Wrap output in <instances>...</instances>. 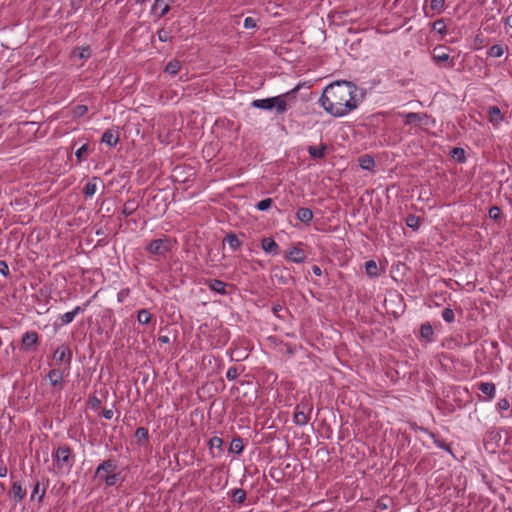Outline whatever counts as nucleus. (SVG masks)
I'll list each match as a JSON object with an SVG mask.
<instances>
[{
	"label": "nucleus",
	"mask_w": 512,
	"mask_h": 512,
	"mask_svg": "<svg viewBox=\"0 0 512 512\" xmlns=\"http://www.w3.org/2000/svg\"><path fill=\"white\" fill-rule=\"evenodd\" d=\"M298 88H294L291 91L265 99H255L251 102V106L257 109H263V110H275L277 114H284L287 109L288 105L286 102V98H288L291 95H294Z\"/></svg>",
	"instance_id": "nucleus-2"
},
{
	"label": "nucleus",
	"mask_w": 512,
	"mask_h": 512,
	"mask_svg": "<svg viewBox=\"0 0 512 512\" xmlns=\"http://www.w3.org/2000/svg\"><path fill=\"white\" fill-rule=\"evenodd\" d=\"M12 492L15 502L17 503L21 502L27 494L26 488H23L19 482H13Z\"/></svg>",
	"instance_id": "nucleus-23"
},
{
	"label": "nucleus",
	"mask_w": 512,
	"mask_h": 512,
	"mask_svg": "<svg viewBox=\"0 0 512 512\" xmlns=\"http://www.w3.org/2000/svg\"><path fill=\"white\" fill-rule=\"evenodd\" d=\"M239 375L238 368L236 366H231L226 372V378L229 381L235 380Z\"/></svg>",
	"instance_id": "nucleus-46"
},
{
	"label": "nucleus",
	"mask_w": 512,
	"mask_h": 512,
	"mask_svg": "<svg viewBox=\"0 0 512 512\" xmlns=\"http://www.w3.org/2000/svg\"><path fill=\"white\" fill-rule=\"evenodd\" d=\"M359 166L364 169L371 171L375 166L374 158L370 155H362L359 157Z\"/></svg>",
	"instance_id": "nucleus-27"
},
{
	"label": "nucleus",
	"mask_w": 512,
	"mask_h": 512,
	"mask_svg": "<svg viewBox=\"0 0 512 512\" xmlns=\"http://www.w3.org/2000/svg\"><path fill=\"white\" fill-rule=\"evenodd\" d=\"M205 285H207L212 292H215L217 294L225 295L227 293L226 292L227 284L225 282H223L222 280L207 279V280H205Z\"/></svg>",
	"instance_id": "nucleus-12"
},
{
	"label": "nucleus",
	"mask_w": 512,
	"mask_h": 512,
	"mask_svg": "<svg viewBox=\"0 0 512 512\" xmlns=\"http://www.w3.org/2000/svg\"><path fill=\"white\" fill-rule=\"evenodd\" d=\"M361 103L358 87L350 81H335L325 87L319 99L320 106L333 117H343Z\"/></svg>",
	"instance_id": "nucleus-1"
},
{
	"label": "nucleus",
	"mask_w": 512,
	"mask_h": 512,
	"mask_svg": "<svg viewBox=\"0 0 512 512\" xmlns=\"http://www.w3.org/2000/svg\"><path fill=\"white\" fill-rule=\"evenodd\" d=\"M171 247L172 241L167 237H163L151 241L146 246V250L157 256H165L171 250Z\"/></svg>",
	"instance_id": "nucleus-4"
},
{
	"label": "nucleus",
	"mask_w": 512,
	"mask_h": 512,
	"mask_svg": "<svg viewBox=\"0 0 512 512\" xmlns=\"http://www.w3.org/2000/svg\"><path fill=\"white\" fill-rule=\"evenodd\" d=\"M430 8L438 14L442 13L445 8V0H430Z\"/></svg>",
	"instance_id": "nucleus-39"
},
{
	"label": "nucleus",
	"mask_w": 512,
	"mask_h": 512,
	"mask_svg": "<svg viewBox=\"0 0 512 512\" xmlns=\"http://www.w3.org/2000/svg\"><path fill=\"white\" fill-rule=\"evenodd\" d=\"M47 378L52 386L61 385L64 378V371L57 368L51 369L47 374Z\"/></svg>",
	"instance_id": "nucleus-15"
},
{
	"label": "nucleus",
	"mask_w": 512,
	"mask_h": 512,
	"mask_svg": "<svg viewBox=\"0 0 512 512\" xmlns=\"http://www.w3.org/2000/svg\"><path fill=\"white\" fill-rule=\"evenodd\" d=\"M135 209H136V206H135L134 202L127 201L123 206L122 214L125 217H128L134 213Z\"/></svg>",
	"instance_id": "nucleus-42"
},
{
	"label": "nucleus",
	"mask_w": 512,
	"mask_h": 512,
	"mask_svg": "<svg viewBox=\"0 0 512 512\" xmlns=\"http://www.w3.org/2000/svg\"><path fill=\"white\" fill-rule=\"evenodd\" d=\"M473 43H474L475 49L479 50V49H482L486 45V39L481 33H479V34L475 35V37L473 39Z\"/></svg>",
	"instance_id": "nucleus-43"
},
{
	"label": "nucleus",
	"mask_w": 512,
	"mask_h": 512,
	"mask_svg": "<svg viewBox=\"0 0 512 512\" xmlns=\"http://www.w3.org/2000/svg\"><path fill=\"white\" fill-rule=\"evenodd\" d=\"M52 457L59 471H69L75 463V456L67 445L59 446Z\"/></svg>",
	"instance_id": "nucleus-3"
},
{
	"label": "nucleus",
	"mask_w": 512,
	"mask_h": 512,
	"mask_svg": "<svg viewBox=\"0 0 512 512\" xmlns=\"http://www.w3.org/2000/svg\"><path fill=\"white\" fill-rule=\"evenodd\" d=\"M225 241L228 243V245L233 251L238 250L241 246V241L235 234H228L225 238Z\"/></svg>",
	"instance_id": "nucleus-32"
},
{
	"label": "nucleus",
	"mask_w": 512,
	"mask_h": 512,
	"mask_svg": "<svg viewBox=\"0 0 512 512\" xmlns=\"http://www.w3.org/2000/svg\"><path fill=\"white\" fill-rule=\"evenodd\" d=\"M89 404L91 405V407L93 409H97V408L100 407L101 401H100V399L98 397L93 395V396H90V398H89Z\"/></svg>",
	"instance_id": "nucleus-53"
},
{
	"label": "nucleus",
	"mask_w": 512,
	"mask_h": 512,
	"mask_svg": "<svg viewBox=\"0 0 512 512\" xmlns=\"http://www.w3.org/2000/svg\"><path fill=\"white\" fill-rule=\"evenodd\" d=\"M180 70V62L177 60L170 61L165 68V71L174 75Z\"/></svg>",
	"instance_id": "nucleus-40"
},
{
	"label": "nucleus",
	"mask_w": 512,
	"mask_h": 512,
	"mask_svg": "<svg viewBox=\"0 0 512 512\" xmlns=\"http://www.w3.org/2000/svg\"><path fill=\"white\" fill-rule=\"evenodd\" d=\"M432 28L434 31H436L437 33H439L441 35H445L446 31H447L446 23H445L444 19H442V18L434 21L432 24Z\"/></svg>",
	"instance_id": "nucleus-33"
},
{
	"label": "nucleus",
	"mask_w": 512,
	"mask_h": 512,
	"mask_svg": "<svg viewBox=\"0 0 512 512\" xmlns=\"http://www.w3.org/2000/svg\"><path fill=\"white\" fill-rule=\"evenodd\" d=\"M489 122L494 126L498 127L500 122L503 120L500 109L497 106H490L488 108Z\"/></svg>",
	"instance_id": "nucleus-13"
},
{
	"label": "nucleus",
	"mask_w": 512,
	"mask_h": 512,
	"mask_svg": "<svg viewBox=\"0 0 512 512\" xmlns=\"http://www.w3.org/2000/svg\"><path fill=\"white\" fill-rule=\"evenodd\" d=\"M7 472V467L5 465H0V477H6Z\"/></svg>",
	"instance_id": "nucleus-61"
},
{
	"label": "nucleus",
	"mask_w": 512,
	"mask_h": 512,
	"mask_svg": "<svg viewBox=\"0 0 512 512\" xmlns=\"http://www.w3.org/2000/svg\"><path fill=\"white\" fill-rule=\"evenodd\" d=\"M309 419V414L304 410H299V406H297L293 416V422L298 426H305L309 422Z\"/></svg>",
	"instance_id": "nucleus-19"
},
{
	"label": "nucleus",
	"mask_w": 512,
	"mask_h": 512,
	"mask_svg": "<svg viewBox=\"0 0 512 512\" xmlns=\"http://www.w3.org/2000/svg\"><path fill=\"white\" fill-rule=\"evenodd\" d=\"M137 320H138V322L140 324L147 325L150 322V320H151L150 312L148 310H146V309H141L138 312Z\"/></svg>",
	"instance_id": "nucleus-35"
},
{
	"label": "nucleus",
	"mask_w": 512,
	"mask_h": 512,
	"mask_svg": "<svg viewBox=\"0 0 512 512\" xmlns=\"http://www.w3.org/2000/svg\"><path fill=\"white\" fill-rule=\"evenodd\" d=\"M312 272H313L316 276H321V275H322V270H321V268H320L318 265H313V266H312Z\"/></svg>",
	"instance_id": "nucleus-60"
},
{
	"label": "nucleus",
	"mask_w": 512,
	"mask_h": 512,
	"mask_svg": "<svg viewBox=\"0 0 512 512\" xmlns=\"http://www.w3.org/2000/svg\"><path fill=\"white\" fill-rule=\"evenodd\" d=\"M83 311H84V308H82L81 306H76L72 311L64 313L63 315L60 316L61 324L67 325V324L71 323L74 320V318L76 317V315H78L79 313H81Z\"/></svg>",
	"instance_id": "nucleus-20"
},
{
	"label": "nucleus",
	"mask_w": 512,
	"mask_h": 512,
	"mask_svg": "<svg viewBox=\"0 0 512 512\" xmlns=\"http://www.w3.org/2000/svg\"><path fill=\"white\" fill-rule=\"evenodd\" d=\"M88 111V107L86 105H77L73 109V114L75 117H82L84 116Z\"/></svg>",
	"instance_id": "nucleus-47"
},
{
	"label": "nucleus",
	"mask_w": 512,
	"mask_h": 512,
	"mask_svg": "<svg viewBox=\"0 0 512 512\" xmlns=\"http://www.w3.org/2000/svg\"><path fill=\"white\" fill-rule=\"evenodd\" d=\"M451 157L458 163H464L466 161L465 150L460 147H454L450 152Z\"/></svg>",
	"instance_id": "nucleus-28"
},
{
	"label": "nucleus",
	"mask_w": 512,
	"mask_h": 512,
	"mask_svg": "<svg viewBox=\"0 0 512 512\" xmlns=\"http://www.w3.org/2000/svg\"><path fill=\"white\" fill-rule=\"evenodd\" d=\"M365 268H366L367 273L370 276H377V274H378V266H377L375 261H373V260L367 261L365 263Z\"/></svg>",
	"instance_id": "nucleus-41"
},
{
	"label": "nucleus",
	"mask_w": 512,
	"mask_h": 512,
	"mask_svg": "<svg viewBox=\"0 0 512 512\" xmlns=\"http://www.w3.org/2000/svg\"><path fill=\"white\" fill-rule=\"evenodd\" d=\"M117 469V463L113 459L103 461L98 465L95 471V476L102 479L105 475L114 472Z\"/></svg>",
	"instance_id": "nucleus-7"
},
{
	"label": "nucleus",
	"mask_w": 512,
	"mask_h": 512,
	"mask_svg": "<svg viewBox=\"0 0 512 512\" xmlns=\"http://www.w3.org/2000/svg\"><path fill=\"white\" fill-rule=\"evenodd\" d=\"M119 131L118 129H107L102 137H101V142L110 146V147H114L117 145V143L119 142Z\"/></svg>",
	"instance_id": "nucleus-8"
},
{
	"label": "nucleus",
	"mask_w": 512,
	"mask_h": 512,
	"mask_svg": "<svg viewBox=\"0 0 512 512\" xmlns=\"http://www.w3.org/2000/svg\"><path fill=\"white\" fill-rule=\"evenodd\" d=\"M208 445L211 453L214 455V450L222 451L223 440L220 437L214 436L208 440Z\"/></svg>",
	"instance_id": "nucleus-30"
},
{
	"label": "nucleus",
	"mask_w": 512,
	"mask_h": 512,
	"mask_svg": "<svg viewBox=\"0 0 512 512\" xmlns=\"http://www.w3.org/2000/svg\"><path fill=\"white\" fill-rule=\"evenodd\" d=\"M39 336L36 331H27L22 335L21 343L24 349H31L38 343Z\"/></svg>",
	"instance_id": "nucleus-11"
},
{
	"label": "nucleus",
	"mask_w": 512,
	"mask_h": 512,
	"mask_svg": "<svg viewBox=\"0 0 512 512\" xmlns=\"http://www.w3.org/2000/svg\"><path fill=\"white\" fill-rule=\"evenodd\" d=\"M448 48L444 45H438L433 49L432 60L439 67L452 68L454 66L453 60L447 52Z\"/></svg>",
	"instance_id": "nucleus-5"
},
{
	"label": "nucleus",
	"mask_w": 512,
	"mask_h": 512,
	"mask_svg": "<svg viewBox=\"0 0 512 512\" xmlns=\"http://www.w3.org/2000/svg\"><path fill=\"white\" fill-rule=\"evenodd\" d=\"M442 318L447 323H452L455 319L454 311L451 308H445L442 311Z\"/></svg>",
	"instance_id": "nucleus-44"
},
{
	"label": "nucleus",
	"mask_w": 512,
	"mask_h": 512,
	"mask_svg": "<svg viewBox=\"0 0 512 512\" xmlns=\"http://www.w3.org/2000/svg\"><path fill=\"white\" fill-rule=\"evenodd\" d=\"M434 331L430 323L426 322L420 326V336L427 342L433 341Z\"/></svg>",
	"instance_id": "nucleus-25"
},
{
	"label": "nucleus",
	"mask_w": 512,
	"mask_h": 512,
	"mask_svg": "<svg viewBox=\"0 0 512 512\" xmlns=\"http://www.w3.org/2000/svg\"><path fill=\"white\" fill-rule=\"evenodd\" d=\"M244 449L243 442L240 438H234L230 444V450L233 453L240 454Z\"/></svg>",
	"instance_id": "nucleus-36"
},
{
	"label": "nucleus",
	"mask_w": 512,
	"mask_h": 512,
	"mask_svg": "<svg viewBox=\"0 0 512 512\" xmlns=\"http://www.w3.org/2000/svg\"><path fill=\"white\" fill-rule=\"evenodd\" d=\"M505 50H507V47H504V46L499 45V44H495V45L490 47V49L488 50L487 54L490 57L499 58V57L503 56Z\"/></svg>",
	"instance_id": "nucleus-29"
},
{
	"label": "nucleus",
	"mask_w": 512,
	"mask_h": 512,
	"mask_svg": "<svg viewBox=\"0 0 512 512\" xmlns=\"http://www.w3.org/2000/svg\"><path fill=\"white\" fill-rule=\"evenodd\" d=\"M261 247L266 253L276 254L279 250L278 244L272 238H264L261 242Z\"/></svg>",
	"instance_id": "nucleus-22"
},
{
	"label": "nucleus",
	"mask_w": 512,
	"mask_h": 512,
	"mask_svg": "<svg viewBox=\"0 0 512 512\" xmlns=\"http://www.w3.org/2000/svg\"><path fill=\"white\" fill-rule=\"evenodd\" d=\"M510 408V402L506 398H502L497 403V409L499 411H506Z\"/></svg>",
	"instance_id": "nucleus-49"
},
{
	"label": "nucleus",
	"mask_w": 512,
	"mask_h": 512,
	"mask_svg": "<svg viewBox=\"0 0 512 512\" xmlns=\"http://www.w3.org/2000/svg\"><path fill=\"white\" fill-rule=\"evenodd\" d=\"M394 505V501L389 496L380 497L374 506V512H391V508Z\"/></svg>",
	"instance_id": "nucleus-10"
},
{
	"label": "nucleus",
	"mask_w": 512,
	"mask_h": 512,
	"mask_svg": "<svg viewBox=\"0 0 512 512\" xmlns=\"http://www.w3.org/2000/svg\"><path fill=\"white\" fill-rule=\"evenodd\" d=\"M91 55V50L89 47H85V48H82L81 51L79 52L78 54V57L83 59V58H88L90 57Z\"/></svg>",
	"instance_id": "nucleus-54"
},
{
	"label": "nucleus",
	"mask_w": 512,
	"mask_h": 512,
	"mask_svg": "<svg viewBox=\"0 0 512 512\" xmlns=\"http://www.w3.org/2000/svg\"><path fill=\"white\" fill-rule=\"evenodd\" d=\"M228 495L232 498L233 502L238 504H243L246 500V492L241 488L232 489L230 492H228Z\"/></svg>",
	"instance_id": "nucleus-24"
},
{
	"label": "nucleus",
	"mask_w": 512,
	"mask_h": 512,
	"mask_svg": "<svg viewBox=\"0 0 512 512\" xmlns=\"http://www.w3.org/2000/svg\"><path fill=\"white\" fill-rule=\"evenodd\" d=\"M39 482H37L35 485H34V488H33V491H32V494H31V500H33L35 498V496L39 493Z\"/></svg>",
	"instance_id": "nucleus-59"
},
{
	"label": "nucleus",
	"mask_w": 512,
	"mask_h": 512,
	"mask_svg": "<svg viewBox=\"0 0 512 512\" xmlns=\"http://www.w3.org/2000/svg\"><path fill=\"white\" fill-rule=\"evenodd\" d=\"M113 415H114V412H113V410H112V409H104V410L102 411V416H103L105 419H107V420L112 419Z\"/></svg>",
	"instance_id": "nucleus-57"
},
{
	"label": "nucleus",
	"mask_w": 512,
	"mask_h": 512,
	"mask_svg": "<svg viewBox=\"0 0 512 512\" xmlns=\"http://www.w3.org/2000/svg\"><path fill=\"white\" fill-rule=\"evenodd\" d=\"M406 225L413 229L414 231L418 230L420 227V218L414 214H409L405 219Z\"/></svg>",
	"instance_id": "nucleus-31"
},
{
	"label": "nucleus",
	"mask_w": 512,
	"mask_h": 512,
	"mask_svg": "<svg viewBox=\"0 0 512 512\" xmlns=\"http://www.w3.org/2000/svg\"><path fill=\"white\" fill-rule=\"evenodd\" d=\"M102 480H104V482L107 486H109V487L114 486V485H116V483L119 480V474L115 473V471H114L110 474L105 475V477H103Z\"/></svg>",
	"instance_id": "nucleus-38"
},
{
	"label": "nucleus",
	"mask_w": 512,
	"mask_h": 512,
	"mask_svg": "<svg viewBox=\"0 0 512 512\" xmlns=\"http://www.w3.org/2000/svg\"><path fill=\"white\" fill-rule=\"evenodd\" d=\"M402 117L404 119L405 125H410L412 123H420L424 119H427L428 116L424 113H416V112H409L402 114Z\"/></svg>",
	"instance_id": "nucleus-14"
},
{
	"label": "nucleus",
	"mask_w": 512,
	"mask_h": 512,
	"mask_svg": "<svg viewBox=\"0 0 512 512\" xmlns=\"http://www.w3.org/2000/svg\"><path fill=\"white\" fill-rule=\"evenodd\" d=\"M0 273L4 276V277H8L10 272H9V267H8V264L6 261L4 260H0Z\"/></svg>",
	"instance_id": "nucleus-52"
},
{
	"label": "nucleus",
	"mask_w": 512,
	"mask_h": 512,
	"mask_svg": "<svg viewBox=\"0 0 512 512\" xmlns=\"http://www.w3.org/2000/svg\"><path fill=\"white\" fill-rule=\"evenodd\" d=\"M273 203V200L271 198H265L261 201H259L256 205L257 209L260 211H266L268 210Z\"/></svg>",
	"instance_id": "nucleus-45"
},
{
	"label": "nucleus",
	"mask_w": 512,
	"mask_h": 512,
	"mask_svg": "<svg viewBox=\"0 0 512 512\" xmlns=\"http://www.w3.org/2000/svg\"><path fill=\"white\" fill-rule=\"evenodd\" d=\"M128 294V290H122L119 294H118V300L121 302L124 298V295H127Z\"/></svg>",
	"instance_id": "nucleus-63"
},
{
	"label": "nucleus",
	"mask_w": 512,
	"mask_h": 512,
	"mask_svg": "<svg viewBox=\"0 0 512 512\" xmlns=\"http://www.w3.org/2000/svg\"><path fill=\"white\" fill-rule=\"evenodd\" d=\"M287 258L288 260L294 262V263H302L305 261L306 259V254L305 252L298 248V247H293L287 254Z\"/></svg>",
	"instance_id": "nucleus-16"
},
{
	"label": "nucleus",
	"mask_w": 512,
	"mask_h": 512,
	"mask_svg": "<svg viewBox=\"0 0 512 512\" xmlns=\"http://www.w3.org/2000/svg\"><path fill=\"white\" fill-rule=\"evenodd\" d=\"M212 362H214V364L216 365L215 360H214L211 356H205V357H203V360H202V364H203V365H206V363H208L209 365H211V364H212Z\"/></svg>",
	"instance_id": "nucleus-58"
},
{
	"label": "nucleus",
	"mask_w": 512,
	"mask_h": 512,
	"mask_svg": "<svg viewBox=\"0 0 512 512\" xmlns=\"http://www.w3.org/2000/svg\"><path fill=\"white\" fill-rule=\"evenodd\" d=\"M158 341L160 343H169L170 339L168 336H165V335H161L158 337Z\"/></svg>",
	"instance_id": "nucleus-62"
},
{
	"label": "nucleus",
	"mask_w": 512,
	"mask_h": 512,
	"mask_svg": "<svg viewBox=\"0 0 512 512\" xmlns=\"http://www.w3.org/2000/svg\"><path fill=\"white\" fill-rule=\"evenodd\" d=\"M478 389L485 395L488 396L489 400L495 397L496 387L492 382H482L478 385Z\"/></svg>",
	"instance_id": "nucleus-21"
},
{
	"label": "nucleus",
	"mask_w": 512,
	"mask_h": 512,
	"mask_svg": "<svg viewBox=\"0 0 512 512\" xmlns=\"http://www.w3.org/2000/svg\"><path fill=\"white\" fill-rule=\"evenodd\" d=\"M53 357L57 363L64 362L69 367L72 361V351L67 345H61L55 350Z\"/></svg>",
	"instance_id": "nucleus-6"
},
{
	"label": "nucleus",
	"mask_w": 512,
	"mask_h": 512,
	"mask_svg": "<svg viewBox=\"0 0 512 512\" xmlns=\"http://www.w3.org/2000/svg\"><path fill=\"white\" fill-rule=\"evenodd\" d=\"M432 437H433L434 444L438 448L443 449V450L449 452L450 454H452V449H451L450 444H448L445 440L440 439L439 437H436L435 435H432Z\"/></svg>",
	"instance_id": "nucleus-37"
},
{
	"label": "nucleus",
	"mask_w": 512,
	"mask_h": 512,
	"mask_svg": "<svg viewBox=\"0 0 512 512\" xmlns=\"http://www.w3.org/2000/svg\"><path fill=\"white\" fill-rule=\"evenodd\" d=\"M507 23L512 28V15L508 17Z\"/></svg>",
	"instance_id": "nucleus-64"
},
{
	"label": "nucleus",
	"mask_w": 512,
	"mask_h": 512,
	"mask_svg": "<svg viewBox=\"0 0 512 512\" xmlns=\"http://www.w3.org/2000/svg\"><path fill=\"white\" fill-rule=\"evenodd\" d=\"M296 218L302 223L309 225L313 219V212L309 208H299L296 212Z\"/></svg>",
	"instance_id": "nucleus-18"
},
{
	"label": "nucleus",
	"mask_w": 512,
	"mask_h": 512,
	"mask_svg": "<svg viewBox=\"0 0 512 512\" xmlns=\"http://www.w3.org/2000/svg\"><path fill=\"white\" fill-rule=\"evenodd\" d=\"M243 26L246 28V29H252V28H255L257 26V23H256V20L252 17H246L244 19V23H243Z\"/></svg>",
	"instance_id": "nucleus-51"
},
{
	"label": "nucleus",
	"mask_w": 512,
	"mask_h": 512,
	"mask_svg": "<svg viewBox=\"0 0 512 512\" xmlns=\"http://www.w3.org/2000/svg\"><path fill=\"white\" fill-rule=\"evenodd\" d=\"M99 181V178L93 177L91 180H89L86 185L84 186L83 193L85 197L91 198L96 190H97V182Z\"/></svg>",
	"instance_id": "nucleus-26"
},
{
	"label": "nucleus",
	"mask_w": 512,
	"mask_h": 512,
	"mask_svg": "<svg viewBox=\"0 0 512 512\" xmlns=\"http://www.w3.org/2000/svg\"><path fill=\"white\" fill-rule=\"evenodd\" d=\"M158 38L162 42H166L169 39L168 32L165 30L158 31Z\"/></svg>",
	"instance_id": "nucleus-56"
},
{
	"label": "nucleus",
	"mask_w": 512,
	"mask_h": 512,
	"mask_svg": "<svg viewBox=\"0 0 512 512\" xmlns=\"http://www.w3.org/2000/svg\"><path fill=\"white\" fill-rule=\"evenodd\" d=\"M88 151V144L82 145L76 152L75 156L77 158L78 163H81L83 161V155L87 153Z\"/></svg>",
	"instance_id": "nucleus-48"
},
{
	"label": "nucleus",
	"mask_w": 512,
	"mask_h": 512,
	"mask_svg": "<svg viewBox=\"0 0 512 512\" xmlns=\"http://www.w3.org/2000/svg\"><path fill=\"white\" fill-rule=\"evenodd\" d=\"M327 145L321 143L319 146H309L307 151L309 155L314 159H322L325 156Z\"/></svg>",
	"instance_id": "nucleus-17"
},
{
	"label": "nucleus",
	"mask_w": 512,
	"mask_h": 512,
	"mask_svg": "<svg viewBox=\"0 0 512 512\" xmlns=\"http://www.w3.org/2000/svg\"><path fill=\"white\" fill-rule=\"evenodd\" d=\"M488 214L491 219L497 220L500 218L501 211L497 206H492L489 209Z\"/></svg>",
	"instance_id": "nucleus-50"
},
{
	"label": "nucleus",
	"mask_w": 512,
	"mask_h": 512,
	"mask_svg": "<svg viewBox=\"0 0 512 512\" xmlns=\"http://www.w3.org/2000/svg\"><path fill=\"white\" fill-rule=\"evenodd\" d=\"M170 9L168 0H156L151 8V13L157 18L165 16Z\"/></svg>",
	"instance_id": "nucleus-9"
},
{
	"label": "nucleus",
	"mask_w": 512,
	"mask_h": 512,
	"mask_svg": "<svg viewBox=\"0 0 512 512\" xmlns=\"http://www.w3.org/2000/svg\"><path fill=\"white\" fill-rule=\"evenodd\" d=\"M283 310V306L280 305V304H275L273 305L272 307V312L273 314L278 317V318H282V316L280 315V312Z\"/></svg>",
	"instance_id": "nucleus-55"
},
{
	"label": "nucleus",
	"mask_w": 512,
	"mask_h": 512,
	"mask_svg": "<svg viewBox=\"0 0 512 512\" xmlns=\"http://www.w3.org/2000/svg\"><path fill=\"white\" fill-rule=\"evenodd\" d=\"M148 435V429L145 427H139L135 432V437L137 438V442L139 444L146 442L148 440Z\"/></svg>",
	"instance_id": "nucleus-34"
}]
</instances>
